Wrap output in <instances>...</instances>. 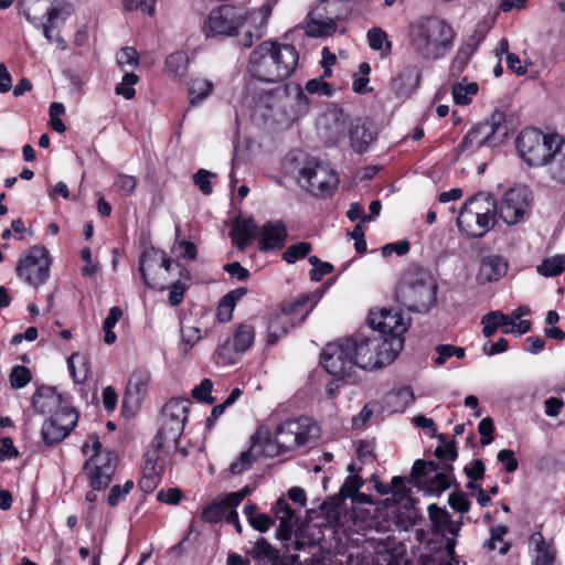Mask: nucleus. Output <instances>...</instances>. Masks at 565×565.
Listing matches in <instances>:
<instances>
[{
    "instance_id": "obj_1",
    "label": "nucleus",
    "mask_w": 565,
    "mask_h": 565,
    "mask_svg": "<svg viewBox=\"0 0 565 565\" xmlns=\"http://www.w3.org/2000/svg\"><path fill=\"white\" fill-rule=\"evenodd\" d=\"M456 32L444 19L422 17L409 24V45L424 61L445 57L454 47Z\"/></svg>"
},
{
    "instance_id": "obj_2",
    "label": "nucleus",
    "mask_w": 565,
    "mask_h": 565,
    "mask_svg": "<svg viewBox=\"0 0 565 565\" xmlns=\"http://www.w3.org/2000/svg\"><path fill=\"white\" fill-rule=\"evenodd\" d=\"M295 46L277 42H264L250 54L248 71L259 81L275 83L288 78L298 65Z\"/></svg>"
},
{
    "instance_id": "obj_3",
    "label": "nucleus",
    "mask_w": 565,
    "mask_h": 565,
    "mask_svg": "<svg viewBox=\"0 0 565 565\" xmlns=\"http://www.w3.org/2000/svg\"><path fill=\"white\" fill-rule=\"evenodd\" d=\"M437 284L428 270L422 267L407 269L397 286V301L414 312H427L436 303Z\"/></svg>"
},
{
    "instance_id": "obj_4",
    "label": "nucleus",
    "mask_w": 565,
    "mask_h": 565,
    "mask_svg": "<svg viewBox=\"0 0 565 565\" xmlns=\"http://www.w3.org/2000/svg\"><path fill=\"white\" fill-rule=\"evenodd\" d=\"M355 348L354 354L359 369L375 370L390 365L403 347V339L397 337L386 338L370 331L369 334L350 337Z\"/></svg>"
},
{
    "instance_id": "obj_5",
    "label": "nucleus",
    "mask_w": 565,
    "mask_h": 565,
    "mask_svg": "<svg viewBox=\"0 0 565 565\" xmlns=\"http://www.w3.org/2000/svg\"><path fill=\"white\" fill-rule=\"evenodd\" d=\"M497 202L491 193L480 192L461 207L457 226L468 237H482L495 222Z\"/></svg>"
},
{
    "instance_id": "obj_6",
    "label": "nucleus",
    "mask_w": 565,
    "mask_h": 565,
    "mask_svg": "<svg viewBox=\"0 0 565 565\" xmlns=\"http://www.w3.org/2000/svg\"><path fill=\"white\" fill-rule=\"evenodd\" d=\"M190 405V399L181 398H172L163 405L160 427L152 440V446L157 450L177 449V443H179L188 419Z\"/></svg>"
},
{
    "instance_id": "obj_7",
    "label": "nucleus",
    "mask_w": 565,
    "mask_h": 565,
    "mask_svg": "<svg viewBox=\"0 0 565 565\" xmlns=\"http://www.w3.org/2000/svg\"><path fill=\"white\" fill-rule=\"evenodd\" d=\"M92 445L85 443L82 446L84 455L93 451L86 460L83 471L89 480V484L94 491L106 489L116 471L117 456L113 451L102 449V443L97 436H90Z\"/></svg>"
},
{
    "instance_id": "obj_8",
    "label": "nucleus",
    "mask_w": 565,
    "mask_h": 565,
    "mask_svg": "<svg viewBox=\"0 0 565 565\" xmlns=\"http://www.w3.org/2000/svg\"><path fill=\"white\" fill-rule=\"evenodd\" d=\"M508 136V127L504 124L502 113L492 114L490 120L473 126L462 138L458 146V154L471 156L482 147H497Z\"/></svg>"
},
{
    "instance_id": "obj_9",
    "label": "nucleus",
    "mask_w": 565,
    "mask_h": 565,
    "mask_svg": "<svg viewBox=\"0 0 565 565\" xmlns=\"http://www.w3.org/2000/svg\"><path fill=\"white\" fill-rule=\"evenodd\" d=\"M354 350L351 338L339 339L324 348L321 363L330 375L347 382H353L355 371L359 367Z\"/></svg>"
},
{
    "instance_id": "obj_10",
    "label": "nucleus",
    "mask_w": 565,
    "mask_h": 565,
    "mask_svg": "<svg viewBox=\"0 0 565 565\" xmlns=\"http://www.w3.org/2000/svg\"><path fill=\"white\" fill-rule=\"evenodd\" d=\"M561 139L557 135H544L535 128L522 130L516 139V148L522 159L531 167L545 166L551 152Z\"/></svg>"
},
{
    "instance_id": "obj_11",
    "label": "nucleus",
    "mask_w": 565,
    "mask_h": 565,
    "mask_svg": "<svg viewBox=\"0 0 565 565\" xmlns=\"http://www.w3.org/2000/svg\"><path fill=\"white\" fill-rule=\"evenodd\" d=\"M320 429L309 417L290 418L279 424L275 436L286 452L306 445L319 438Z\"/></svg>"
},
{
    "instance_id": "obj_12",
    "label": "nucleus",
    "mask_w": 565,
    "mask_h": 565,
    "mask_svg": "<svg viewBox=\"0 0 565 565\" xmlns=\"http://www.w3.org/2000/svg\"><path fill=\"white\" fill-rule=\"evenodd\" d=\"M299 183L316 196H327L338 188L339 180L327 163L309 161L300 170Z\"/></svg>"
},
{
    "instance_id": "obj_13",
    "label": "nucleus",
    "mask_w": 565,
    "mask_h": 565,
    "mask_svg": "<svg viewBox=\"0 0 565 565\" xmlns=\"http://www.w3.org/2000/svg\"><path fill=\"white\" fill-rule=\"evenodd\" d=\"M243 23L244 19L235 7L222 4L211 10L202 24V32L206 38L233 36Z\"/></svg>"
},
{
    "instance_id": "obj_14",
    "label": "nucleus",
    "mask_w": 565,
    "mask_h": 565,
    "mask_svg": "<svg viewBox=\"0 0 565 565\" xmlns=\"http://www.w3.org/2000/svg\"><path fill=\"white\" fill-rule=\"evenodd\" d=\"M17 273L26 284L38 287L45 282L50 275V259L47 250L42 246L29 249L17 267Z\"/></svg>"
},
{
    "instance_id": "obj_15",
    "label": "nucleus",
    "mask_w": 565,
    "mask_h": 565,
    "mask_svg": "<svg viewBox=\"0 0 565 565\" xmlns=\"http://www.w3.org/2000/svg\"><path fill=\"white\" fill-rule=\"evenodd\" d=\"M317 303L313 295H303L295 301L282 307L281 312L276 315L268 324V329L280 333H287L288 328L294 326L292 318L300 315L299 322H302Z\"/></svg>"
},
{
    "instance_id": "obj_16",
    "label": "nucleus",
    "mask_w": 565,
    "mask_h": 565,
    "mask_svg": "<svg viewBox=\"0 0 565 565\" xmlns=\"http://www.w3.org/2000/svg\"><path fill=\"white\" fill-rule=\"evenodd\" d=\"M529 207V190L512 188L508 190L497 205L499 217L508 225L519 223Z\"/></svg>"
},
{
    "instance_id": "obj_17",
    "label": "nucleus",
    "mask_w": 565,
    "mask_h": 565,
    "mask_svg": "<svg viewBox=\"0 0 565 565\" xmlns=\"http://www.w3.org/2000/svg\"><path fill=\"white\" fill-rule=\"evenodd\" d=\"M338 14L332 10L329 0L320 3L308 14L306 34L311 38L330 36L337 31Z\"/></svg>"
},
{
    "instance_id": "obj_18",
    "label": "nucleus",
    "mask_w": 565,
    "mask_h": 565,
    "mask_svg": "<svg viewBox=\"0 0 565 565\" xmlns=\"http://www.w3.org/2000/svg\"><path fill=\"white\" fill-rule=\"evenodd\" d=\"M172 264V259L164 252L157 249L143 252L139 260V271L145 285L151 289H164L163 282L153 276L152 271L157 268H164L166 271H169Z\"/></svg>"
},
{
    "instance_id": "obj_19",
    "label": "nucleus",
    "mask_w": 565,
    "mask_h": 565,
    "mask_svg": "<svg viewBox=\"0 0 565 565\" xmlns=\"http://www.w3.org/2000/svg\"><path fill=\"white\" fill-rule=\"evenodd\" d=\"M349 116L340 108H333L323 114L318 121V134L328 145L340 141L348 127Z\"/></svg>"
},
{
    "instance_id": "obj_20",
    "label": "nucleus",
    "mask_w": 565,
    "mask_h": 565,
    "mask_svg": "<svg viewBox=\"0 0 565 565\" xmlns=\"http://www.w3.org/2000/svg\"><path fill=\"white\" fill-rule=\"evenodd\" d=\"M371 331L383 334L386 338L401 335L407 330V323L402 315L396 311L382 309L380 312H371L369 316Z\"/></svg>"
},
{
    "instance_id": "obj_21",
    "label": "nucleus",
    "mask_w": 565,
    "mask_h": 565,
    "mask_svg": "<svg viewBox=\"0 0 565 565\" xmlns=\"http://www.w3.org/2000/svg\"><path fill=\"white\" fill-rule=\"evenodd\" d=\"M151 381V374L147 369H136L127 383L124 407L130 406L137 408L140 406L142 399L148 393V387Z\"/></svg>"
},
{
    "instance_id": "obj_22",
    "label": "nucleus",
    "mask_w": 565,
    "mask_h": 565,
    "mask_svg": "<svg viewBox=\"0 0 565 565\" xmlns=\"http://www.w3.org/2000/svg\"><path fill=\"white\" fill-rule=\"evenodd\" d=\"M349 136L352 149L358 153H363L376 139L377 131L371 119L358 118L351 124Z\"/></svg>"
},
{
    "instance_id": "obj_23",
    "label": "nucleus",
    "mask_w": 565,
    "mask_h": 565,
    "mask_svg": "<svg viewBox=\"0 0 565 565\" xmlns=\"http://www.w3.org/2000/svg\"><path fill=\"white\" fill-rule=\"evenodd\" d=\"M288 233L282 222H267L258 233V245L263 252L280 249L284 247Z\"/></svg>"
},
{
    "instance_id": "obj_24",
    "label": "nucleus",
    "mask_w": 565,
    "mask_h": 565,
    "mask_svg": "<svg viewBox=\"0 0 565 565\" xmlns=\"http://www.w3.org/2000/svg\"><path fill=\"white\" fill-rule=\"evenodd\" d=\"M422 73L415 65L404 66L393 78L391 87L398 97H409L419 86Z\"/></svg>"
},
{
    "instance_id": "obj_25",
    "label": "nucleus",
    "mask_w": 565,
    "mask_h": 565,
    "mask_svg": "<svg viewBox=\"0 0 565 565\" xmlns=\"http://www.w3.org/2000/svg\"><path fill=\"white\" fill-rule=\"evenodd\" d=\"M507 270L508 263L502 257L487 256L481 260L478 279L482 284L497 281L507 274Z\"/></svg>"
},
{
    "instance_id": "obj_26",
    "label": "nucleus",
    "mask_w": 565,
    "mask_h": 565,
    "mask_svg": "<svg viewBox=\"0 0 565 565\" xmlns=\"http://www.w3.org/2000/svg\"><path fill=\"white\" fill-rule=\"evenodd\" d=\"M236 504H232V500L228 499V494L218 498L210 505H207L202 512V520L209 523H217L223 520L227 522L235 512Z\"/></svg>"
},
{
    "instance_id": "obj_27",
    "label": "nucleus",
    "mask_w": 565,
    "mask_h": 565,
    "mask_svg": "<svg viewBox=\"0 0 565 565\" xmlns=\"http://www.w3.org/2000/svg\"><path fill=\"white\" fill-rule=\"evenodd\" d=\"M257 226L253 218H236L230 232L233 243L244 250L256 236Z\"/></svg>"
},
{
    "instance_id": "obj_28",
    "label": "nucleus",
    "mask_w": 565,
    "mask_h": 565,
    "mask_svg": "<svg viewBox=\"0 0 565 565\" xmlns=\"http://www.w3.org/2000/svg\"><path fill=\"white\" fill-rule=\"evenodd\" d=\"M252 444H257L258 449L256 450L257 458L260 456L276 457L286 454L280 447L277 437L274 435L271 438L269 431L265 427H258L255 434L250 438Z\"/></svg>"
},
{
    "instance_id": "obj_29",
    "label": "nucleus",
    "mask_w": 565,
    "mask_h": 565,
    "mask_svg": "<svg viewBox=\"0 0 565 565\" xmlns=\"http://www.w3.org/2000/svg\"><path fill=\"white\" fill-rule=\"evenodd\" d=\"M61 404L62 395L57 393L55 388L50 386H43L36 390L32 398L34 409L41 414L55 413Z\"/></svg>"
},
{
    "instance_id": "obj_30",
    "label": "nucleus",
    "mask_w": 565,
    "mask_h": 565,
    "mask_svg": "<svg viewBox=\"0 0 565 565\" xmlns=\"http://www.w3.org/2000/svg\"><path fill=\"white\" fill-rule=\"evenodd\" d=\"M532 563H555V550L546 542L541 532H534L529 540Z\"/></svg>"
},
{
    "instance_id": "obj_31",
    "label": "nucleus",
    "mask_w": 565,
    "mask_h": 565,
    "mask_svg": "<svg viewBox=\"0 0 565 565\" xmlns=\"http://www.w3.org/2000/svg\"><path fill=\"white\" fill-rule=\"evenodd\" d=\"M546 164L551 179L557 183H565V140H558Z\"/></svg>"
},
{
    "instance_id": "obj_32",
    "label": "nucleus",
    "mask_w": 565,
    "mask_h": 565,
    "mask_svg": "<svg viewBox=\"0 0 565 565\" xmlns=\"http://www.w3.org/2000/svg\"><path fill=\"white\" fill-rule=\"evenodd\" d=\"M274 512L276 518L280 521L277 535L282 539H288L294 525V510L285 499L280 498L275 504Z\"/></svg>"
},
{
    "instance_id": "obj_33",
    "label": "nucleus",
    "mask_w": 565,
    "mask_h": 565,
    "mask_svg": "<svg viewBox=\"0 0 565 565\" xmlns=\"http://www.w3.org/2000/svg\"><path fill=\"white\" fill-rule=\"evenodd\" d=\"M189 67V56L184 52H173L167 56L164 71L171 78H182Z\"/></svg>"
},
{
    "instance_id": "obj_34",
    "label": "nucleus",
    "mask_w": 565,
    "mask_h": 565,
    "mask_svg": "<svg viewBox=\"0 0 565 565\" xmlns=\"http://www.w3.org/2000/svg\"><path fill=\"white\" fill-rule=\"evenodd\" d=\"M248 553L253 558L268 561L271 565H277L280 561L279 551L264 537H259Z\"/></svg>"
},
{
    "instance_id": "obj_35",
    "label": "nucleus",
    "mask_w": 565,
    "mask_h": 565,
    "mask_svg": "<svg viewBox=\"0 0 565 565\" xmlns=\"http://www.w3.org/2000/svg\"><path fill=\"white\" fill-rule=\"evenodd\" d=\"M479 86L475 82L455 83L452 85L451 95L455 104L457 105H469L472 102V97L477 95Z\"/></svg>"
},
{
    "instance_id": "obj_36",
    "label": "nucleus",
    "mask_w": 565,
    "mask_h": 565,
    "mask_svg": "<svg viewBox=\"0 0 565 565\" xmlns=\"http://www.w3.org/2000/svg\"><path fill=\"white\" fill-rule=\"evenodd\" d=\"M212 90L213 84L210 81L200 77L192 78L189 84L190 105H199Z\"/></svg>"
},
{
    "instance_id": "obj_37",
    "label": "nucleus",
    "mask_w": 565,
    "mask_h": 565,
    "mask_svg": "<svg viewBox=\"0 0 565 565\" xmlns=\"http://www.w3.org/2000/svg\"><path fill=\"white\" fill-rule=\"evenodd\" d=\"M41 434L44 443L49 446L61 443L70 435L66 429L57 424L53 416L43 424Z\"/></svg>"
},
{
    "instance_id": "obj_38",
    "label": "nucleus",
    "mask_w": 565,
    "mask_h": 565,
    "mask_svg": "<svg viewBox=\"0 0 565 565\" xmlns=\"http://www.w3.org/2000/svg\"><path fill=\"white\" fill-rule=\"evenodd\" d=\"M478 42H473L472 40L467 41L460 45L458 49L456 56L451 63V71L462 72L467 64L469 63L471 56L477 50Z\"/></svg>"
},
{
    "instance_id": "obj_39",
    "label": "nucleus",
    "mask_w": 565,
    "mask_h": 565,
    "mask_svg": "<svg viewBox=\"0 0 565 565\" xmlns=\"http://www.w3.org/2000/svg\"><path fill=\"white\" fill-rule=\"evenodd\" d=\"M258 449L257 444H252L250 447L241 452L238 458L231 463L230 471L233 475H241L252 467L257 459L256 450Z\"/></svg>"
},
{
    "instance_id": "obj_40",
    "label": "nucleus",
    "mask_w": 565,
    "mask_h": 565,
    "mask_svg": "<svg viewBox=\"0 0 565 565\" xmlns=\"http://www.w3.org/2000/svg\"><path fill=\"white\" fill-rule=\"evenodd\" d=\"M565 268V255L558 254L553 257L545 258L537 266V273L544 277H553L562 274Z\"/></svg>"
},
{
    "instance_id": "obj_41",
    "label": "nucleus",
    "mask_w": 565,
    "mask_h": 565,
    "mask_svg": "<svg viewBox=\"0 0 565 565\" xmlns=\"http://www.w3.org/2000/svg\"><path fill=\"white\" fill-rule=\"evenodd\" d=\"M255 338L254 328L247 324H241L233 338V345L236 352H245L249 349Z\"/></svg>"
},
{
    "instance_id": "obj_42",
    "label": "nucleus",
    "mask_w": 565,
    "mask_h": 565,
    "mask_svg": "<svg viewBox=\"0 0 565 565\" xmlns=\"http://www.w3.org/2000/svg\"><path fill=\"white\" fill-rule=\"evenodd\" d=\"M369 45L374 51H382L387 55L392 51V43L387 40V34L380 28H373L367 31Z\"/></svg>"
},
{
    "instance_id": "obj_43",
    "label": "nucleus",
    "mask_w": 565,
    "mask_h": 565,
    "mask_svg": "<svg viewBox=\"0 0 565 565\" xmlns=\"http://www.w3.org/2000/svg\"><path fill=\"white\" fill-rule=\"evenodd\" d=\"M508 533V527L505 525H497L491 527L490 530V539L484 542L483 547L492 551L497 547V543H500L499 552L502 555L508 554L511 545L503 541L504 535Z\"/></svg>"
},
{
    "instance_id": "obj_44",
    "label": "nucleus",
    "mask_w": 565,
    "mask_h": 565,
    "mask_svg": "<svg viewBox=\"0 0 565 565\" xmlns=\"http://www.w3.org/2000/svg\"><path fill=\"white\" fill-rule=\"evenodd\" d=\"M53 417L61 427L67 430L68 434L75 427L78 420L77 412L74 408L67 406H63L55 411Z\"/></svg>"
},
{
    "instance_id": "obj_45",
    "label": "nucleus",
    "mask_w": 565,
    "mask_h": 565,
    "mask_svg": "<svg viewBox=\"0 0 565 565\" xmlns=\"http://www.w3.org/2000/svg\"><path fill=\"white\" fill-rule=\"evenodd\" d=\"M311 252V244L300 242L287 247L282 253V259L288 264H295L297 260L305 258Z\"/></svg>"
},
{
    "instance_id": "obj_46",
    "label": "nucleus",
    "mask_w": 565,
    "mask_h": 565,
    "mask_svg": "<svg viewBox=\"0 0 565 565\" xmlns=\"http://www.w3.org/2000/svg\"><path fill=\"white\" fill-rule=\"evenodd\" d=\"M445 470H447L449 473L446 472H437L430 480L428 486V491L435 492V493H441L445 490H447L450 487V477L452 472V466L447 465L445 467Z\"/></svg>"
},
{
    "instance_id": "obj_47",
    "label": "nucleus",
    "mask_w": 565,
    "mask_h": 565,
    "mask_svg": "<svg viewBox=\"0 0 565 565\" xmlns=\"http://www.w3.org/2000/svg\"><path fill=\"white\" fill-rule=\"evenodd\" d=\"M139 81V77L135 73H126L121 82L116 86L115 93L124 96L126 99L135 97L136 90L134 85Z\"/></svg>"
},
{
    "instance_id": "obj_48",
    "label": "nucleus",
    "mask_w": 565,
    "mask_h": 565,
    "mask_svg": "<svg viewBox=\"0 0 565 565\" xmlns=\"http://www.w3.org/2000/svg\"><path fill=\"white\" fill-rule=\"evenodd\" d=\"M114 186L121 196H129L134 193L137 186V180L132 175L119 173L116 177Z\"/></svg>"
},
{
    "instance_id": "obj_49",
    "label": "nucleus",
    "mask_w": 565,
    "mask_h": 565,
    "mask_svg": "<svg viewBox=\"0 0 565 565\" xmlns=\"http://www.w3.org/2000/svg\"><path fill=\"white\" fill-rule=\"evenodd\" d=\"M31 379V371L23 365L14 366L10 373V384L13 388L24 387Z\"/></svg>"
},
{
    "instance_id": "obj_50",
    "label": "nucleus",
    "mask_w": 565,
    "mask_h": 565,
    "mask_svg": "<svg viewBox=\"0 0 565 565\" xmlns=\"http://www.w3.org/2000/svg\"><path fill=\"white\" fill-rule=\"evenodd\" d=\"M427 510L430 521L438 530L444 529V526L451 520L447 510L439 508L436 503L429 504Z\"/></svg>"
},
{
    "instance_id": "obj_51",
    "label": "nucleus",
    "mask_w": 565,
    "mask_h": 565,
    "mask_svg": "<svg viewBox=\"0 0 565 565\" xmlns=\"http://www.w3.org/2000/svg\"><path fill=\"white\" fill-rule=\"evenodd\" d=\"M305 89L309 94H318L327 97L332 96L334 92L333 87L324 82L322 77L309 79L305 85Z\"/></svg>"
},
{
    "instance_id": "obj_52",
    "label": "nucleus",
    "mask_w": 565,
    "mask_h": 565,
    "mask_svg": "<svg viewBox=\"0 0 565 565\" xmlns=\"http://www.w3.org/2000/svg\"><path fill=\"white\" fill-rule=\"evenodd\" d=\"M294 111L297 117H302L308 114L310 109V99L305 94L300 85L295 86Z\"/></svg>"
},
{
    "instance_id": "obj_53",
    "label": "nucleus",
    "mask_w": 565,
    "mask_h": 565,
    "mask_svg": "<svg viewBox=\"0 0 565 565\" xmlns=\"http://www.w3.org/2000/svg\"><path fill=\"white\" fill-rule=\"evenodd\" d=\"M448 503L451 509L461 514L467 513L471 507V502L462 491H455L450 493L448 497Z\"/></svg>"
},
{
    "instance_id": "obj_54",
    "label": "nucleus",
    "mask_w": 565,
    "mask_h": 565,
    "mask_svg": "<svg viewBox=\"0 0 565 565\" xmlns=\"http://www.w3.org/2000/svg\"><path fill=\"white\" fill-rule=\"evenodd\" d=\"M212 388V381L209 379H203L201 383L192 390V396L200 402L212 404L214 402V398L210 395Z\"/></svg>"
},
{
    "instance_id": "obj_55",
    "label": "nucleus",
    "mask_w": 565,
    "mask_h": 565,
    "mask_svg": "<svg viewBox=\"0 0 565 565\" xmlns=\"http://www.w3.org/2000/svg\"><path fill=\"white\" fill-rule=\"evenodd\" d=\"M440 445L435 449V456L439 459H448L454 461L458 454L454 441H447L446 438L441 435L439 437Z\"/></svg>"
},
{
    "instance_id": "obj_56",
    "label": "nucleus",
    "mask_w": 565,
    "mask_h": 565,
    "mask_svg": "<svg viewBox=\"0 0 565 565\" xmlns=\"http://www.w3.org/2000/svg\"><path fill=\"white\" fill-rule=\"evenodd\" d=\"M157 449L154 452H148L146 455L145 465L142 467V476L149 477H160L162 472V465H158L159 455L157 454Z\"/></svg>"
},
{
    "instance_id": "obj_57",
    "label": "nucleus",
    "mask_w": 565,
    "mask_h": 565,
    "mask_svg": "<svg viewBox=\"0 0 565 565\" xmlns=\"http://www.w3.org/2000/svg\"><path fill=\"white\" fill-rule=\"evenodd\" d=\"M117 63L121 68L126 66H137L139 63L138 52L130 46L122 47L117 53Z\"/></svg>"
},
{
    "instance_id": "obj_58",
    "label": "nucleus",
    "mask_w": 565,
    "mask_h": 565,
    "mask_svg": "<svg viewBox=\"0 0 565 565\" xmlns=\"http://www.w3.org/2000/svg\"><path fill=\"white\" fill-rule=\"evenodd\" d=\"M211 177H215V174L211 173L207 170L200 169L193 177L194 183L202 191L203 194L209 195L212 193L213 188L211 184Z\"/></svg>"
},
{
    "instance_id": "obj_59",
    "label": "nucleus",
    "mask_w": 565,
    "mask_h": 565,
    "mask_svg": "<svg viewBox=\"0 0 565 565\" xmlns=\"http://www.w3.org/2000/svg\"><path fill=\"white\" fill-rule=\"evenodd\" d=\"M200 329L195 327H182L181 328V340L185 345V352L193 348V345L200 340Z\"/></svg>"
},
{
    "instance_id": "obj_60",
    "label": "nucleus",
    "mask_w": 565,
    "mask_h": 565,
    "mask_svg": "<svg viewBox=\"0 0 565 565\" xmlns=\"http://www.w3.org/2000/svg\"><path fill=\"white\" fill-rule=\"evenodd\" d=\"M362 486L363 481L359 476H349L345 479L340 493L345 498L353 497Z\"/></svg>"
},
{
    "instance_id": "obj_61",
    "label": "nucleus",
    "mask_w": 565,
    "mask_h": 565,
    "mask_svg": "<svg viewBox=\"0 0 565 565\" xmlns=\"http://www.w3.org/2000/svg\"><path fill=\"white\" fill-rule=\"evenodd\" d=\"M186 285L182 280H177L170 287L169 303L173 307L180 305L183 300Z\"/></svg>"
},
{
    "instance_id": "obj_62",
    "label": "nucleus",
    "mask_w": 565,
    "mask_h": 565,
    "mask_svg": "<svg viewBox=\"0 0 565 565\" xmlns=\"http://www.w3.org/2000/svg\"><path fill=\"white\" fill-rule=\"evenodd\" d=\"M248 523L256 531L265 533L270 529L271 525H274V520L265 513H258L252 518Z\"/></svg>"
},
{
    "instance_id": "obj_63",
    "label": "nucleus",
    "mask_w": 565,
    "mask_h": 565,
    "mask_svg": "<svg viewBox=\"0 0 565 565\" xmlns=\"http://www.w3.org/2000/svg\"><path fill=\"white\" fill-rule=\"evenodd\" d=\"M478 431L481 435V444L489 445L492 443L493 437V420L490 417H484L481 419L478 426Z\"/></svg>"
},
{
    "instance_id": "obj_64",
    "label": "nucleus",
    "mask_w": 565,
    "mask_h": 565,
    "mask_svg": "<svg viewBox=\"0 0 565 565\" xmlns=\"http://www.w3.org/2000/svg\"><path fill=\"white\" fill-rule=\"evenodd\" d=\"M486 466L481 459H475L470 466L465 467L463 471L472 480H481L484 477Z\"/></svg>"
}]
</instances>
